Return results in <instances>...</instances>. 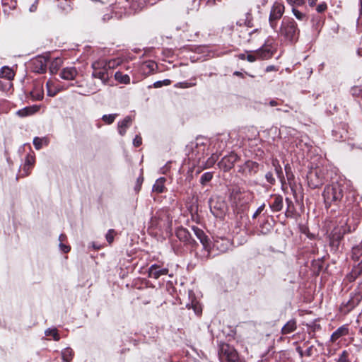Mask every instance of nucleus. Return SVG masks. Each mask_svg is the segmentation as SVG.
Segmentation results:
<instances>
[{
    "mask_svg": "<svg viewBox=\"0 0 362 362\" xmlns=\"http://www.w3.org/2000/svg\"><path fill=\"white\" fill-rule=\"evenodd\" d=\"M272 165H273V167H274V168H276V167H277V166H281V165H279V160H278L276 158L273 159V160H272Z\"/></svg>",
    "mask_w": 362,
    "mask_h": 362,
    "instance_id": "obj_57",
    "label": "nucleus"
},
{
    "mask_svg": "<svg viewBox=\"0 0 362 362\" xmlns=\"http://www.w3.org/2000/svg\"><path fill=\"white\" fill-rule=\"evenodd\" d=\"M344 229L335 228L330 234V243L334 245L338 244L343 238Z\"/></svg>",
    "mask_w": 362,
    "mask_h": 362,
    "instance_id": "obj_16",
    "label": "nucleus"
},
{
    "mask_svg": "<svg viewBox=\"0 0 362 362\" xmlns=\"http://www.w3.org/2000/svg\"><path fill=\"white\" fill-rule=\"evenodd\" d=\"M256 54L259 59H268L273 55V52L269 47L264 45L262 48L256 50Z\"/></svg>",
    "mask_w": 362,
    "mask_h": 362,
    "instance_id": "obj_18",
    "label": "nucleus"
},
{
    "mask_svg": "<svg viewBox=\"0 0 362 362\" xmlns=\"http://www.w3.org/2000/svg\"><path fill=\"white\" fill-rule=\"evenodd\" d=\"M165 178L160 177L158 179L153 186V191L158 194L163 193L165 189Z\"/></svg>",
    "mask_w": 362,
    "mask_h": 362,
    "instance_id": "obj_23",
    "label": "nucleus"
},
{
    "mask_svg": "<svg viewBox=\"0 0 362 362\" xmlns=\"http://www.w3.org/2000/svg\"><path fill=\"white\" fill-rule=\"evenodd\" d=\"M46 86L47 89V95L49 96L53 97L59 91V89L54 86V83L52 80H49L47 82Z\"/></svg>",
    "mask_w": 362,
    "mask_h": 362,
    "instance_id": "obj_28",
    "label": "nucleus"
},
{
    "mask_svg": "<svg viewBox=\"0 0 362 362\" xmlns=\"http://www.w3.org/2000/svg\"><path fill=\"white\" fill-rule=\"evenodd\" d=\"M197 238L200 240L201 243L203 245V248L206 252L205 257L209 258L210 255V251L211 249V242L208 237L206 235L204 232L199 228L198 227L193 226L192 228Z\"/></svg>",
    "mask_w": 362,
    "mask_h": 362,
    "instance_id": "obj_7",
    "label": "nucleus"
},
{
    "mask_svg": "<svg viewBox=\"0 0 362 362\" xmlns=\"http://www.w3.org/2000/svg\"><path fill=\"white\" fill-rule=\"evenodd\" d=\"M254 197V194L250 191H244L237 192L234 199L237 200L241 206L250 203Z\"/></svg>",
    "mask_w": 362,
    "mask_h": 362,
    "instance_id": "obj_13",
    "label": "nucleus"
},
{
    "mask_svg": "<svg viewBox=\"0 0 362 362\" xmlns=\"http://www.w3.org/2000/svg\"><path fill=\"white\" fill-rule=\"evenodd\" d=\"M114 235L115 230L113 229L109 230L107 233L106 234V240L110 244H111L113 242Z\"/></svg>",
    "mask_w": 362,
    "mask_h": 362,
    "instance_id": "obj_49",
    "label": "nucleus"
},
{
    "mask_svg": "<svg viewBox=\"0 0 362 362\" xmlns=\"http://www.w3.org/2000/svg\"><path fill=\"white\" fill-rule=\"evenodd\" d=\"M196 85L195 83H188V82H180L175 85L176 88H187L189 87L194 86Z\"/></svg>",
    "mask_w": 362,
    "mask_h": 362,
    "instance_id": "obj_45",
    "label": "nucleus"
},
{
    "mask_svg": "<svg viewBox=\"0 0 362 362\" xmlns=\"http://www.w3.org/2000/svg\"><path fill=\"white\" fill-rule=\"evenodd\" d=\"M327 4L325 2H322L317 6L316 10L318 13H322V12L325 11L327 10Z\"/></svg>",
    "mask_w": 362,
    "mask_h": 362,
    "instance_id": "obj_50",
    "label": "nucleus"
},
{
    "mask_svg": "<svg viewBox=\"0 0 362 362\" xmlns=\"http://www.w3.org/2000/svg\"><path fill=\"white\" fill-rule=\"evenodd\" d=\"M285 11L284 5L279 1H275L272 7L269 22L273 29L276 28L277 21L282 17Z\"/></svg>",
    "mask_w": 362,
    "mask_h": 362,
    "instance_id": "obj_6",
    "label": "nucleus"
},
{
    "mask_svg": "<svg viewBox=\"0 0 362 362\" xmlns=\"http://www.w3.org/2000/svg\"><path fill=\"white\" fill-rule=\"evenodd\" d=\"M271 198L273 199V202L269 204V207L271 208L273 212L280 211L283 208V197L279 194H272Z\"/></svg>",
    "mask_w": 362,
    "mask_h": 362,
    "instance_id": "obj_14",
    "label": "nucleus"
},
{
    "mask_svg": "<svg viewBox=\"0 0 362 362\" xmlns=\"http://www.w3.org/2000/svg\"><path fill=\"white\" fill-rule=\"evenodd\" d=\"M176 235L180 240L187 242L189 239L190 234L185 228H180L177 230Z\"/></svg>",
    "mask_w": 362,
    "mask_h": 362,
    "instance_id": "obj_26",
    "label": "nucleus"
},
{
    "mask_svg": "<svg viewBox=\"0 0 362 362\" xmlns=\"http://www.w3.org/2000/svg\"><path fill=\"white\" fill-rule=\"evenodd\" d=\"M246 58H247V60L250 62H254L257 59H259L257 55L256 54V52H255V54L250 53V54H247Z\"/></svg>",
    "mask_w": 362,
    "mask_h": 362,
    "instance_id": "obj_51",
    "label": "nucleus"
},
{
    "mask_svg": "<svg viewBox=\"0 0 362 362\" xmlns=\"http://www.w3.org/2000/svg\"><path fill=\"white\" fill-rule=\"evenodd\" d=\"M103 59L104 62L105 63V66L107 69V70L109 71V72H110V71L112 69L117 68L122 63V60L119 58L111 59L109 60L105 59Z\"/></svg>",
    "mask_w": 362,
    "mask_h": 362,
    "instance_id": "obj_22",
    "label": "nucleus"
},
{
    "mask_svg": "<svg viewBox=\"0 0 362 362\" xmlns=\"http://www.w3.org/2000/svg\"><path fill=\"white\" fill-rule=\"evenodd\" d=\"M308 184L313 188L315 189L321 186L325 180V173L323 170L319 168H312L307 175Z\"/></svg>",
    "mask_w": 362,
    "mask_h": 362,
    "instance_id": "obj_5",
    "label": "nucleus"
},
{
    "mask_svg": "<svg viewBox=\"0 0 362 362\" xmlns=\"http://www.w3.org/2000/svg\"><path fill=\"white\" fill-rule=\"evenodd\" d=\"M132 119L130 117H126L123 120L118 123V131L121 136H124L127 129L130 126Z\"/></svg>",
    "mask_w": 362,
    "mask_h": 362,
    "instance_id": "obj_19",
    "label": "nucleus"
},
{
    "mask_svg": "<svg viewBox=\"0 0 362 362\" xmlns=\"http://www.w3.org/2000/svg\"><path fill=\"white\" fill-rule=\"evenodd\" d=\"M49 59V57L47 56H37L34 58L31 61L33 71L39 74L45 73Z\"/></svg>",
    "mask_w": 362,
    "mask_h": 362,
    "instance_id": "obj_8",
    "label": "nucleus"
},
{
    "mask_svg": "<svg viewBox=\"0 0 362 362\" xmlns=\"http://www.w3.org/2000/svg\"><path fill=\"white\" fill-rule=\"evenodd\" d=\"M117 115L116 114H110V115H104L102 117V119L104 122L107 124H110L114 122Z\"/></svg>",
    "mask_w": 362,
    "mask_h": 362,
    "instance_id": "obj_38",
    "label": "nucleus"
},
{
    "mask_svg": "<svg viewBox=\"0 0 362 362\" xmlns=\"http://www.w3.org/2000/svg\"><path fill=\"white\" fill-rule=\"evenodd\" d=\"M159 225V217L156 215L153 216L150 221V226L151 228H157Z\"/></svg>",
    "mask_w": 362,
    "mask_h": 362,
    "instance_id": "obj_48",
    "label": "nucleus"
},
{
    "mask_svg": "<svg viewBox=\"0 0 362 362\" xmlns=\"http://www.w3.org/2000/svg\"><path fill=\"white\" fill-rule=\"evenodd\" d=\"M277 177L279 179L280 182L284 184L285 182L284 173L282 171V168L281 166H277L276 168H274Z\"/></svg>",
    "mask_w": 362,
    "mask_h": 362,
    "instance_id": "obj_42",
    "label": "nucleus"
},
{
    "mask_svg": "<svg viewBox=\"0 0 362 362\" xmlns=\"http://www.w3.org/2000/svg\"><path fill=\"white\" fill-rule=\"evenodd\" d=\"M362 296L359 293H355L351 296L350 299L346 303H343L341 309L345 313L349 312L355 308L361 300Z\"/></svg>",
    "mask_w": 362,
    "mask_h": 362,
    "instance_id": "obj_11",
    "label": "nucleus"
},
{
    "mask_svg": "<svg viewBox=\"0 0 362 362\" xmlns=\"http://www.w3.org/2000/svg\"><path fill=\"white\" fill-rule=\"evenodd\" d=\"M265 207V204H262L261 206H259L258 207V209L256 210V211L254 213V214L252 215V218H256L261 213L262 211L264 210Z\"/></svg>",
    "mask_w": 362,
    "mask_h": 362,
    "instance_id": "obj_52",
    "label": "nucleus"
},
{
    "mask_svg": "<svg viewBox=\"0 0 362 362\" xmlns=\"http://www.w3.org/2000/svg\"><path fill=\"white\" fill-rule=\"evenodd\" d=\"M313 346H309L305 351V355L307 356H311L313 354Z\"/></svg>",
    "mask_w": 362,
    "mask_h": 362,
    "instance_id": "obj_55",
    "label": "nucleus"
},
{
    "mask_svg": "<svg viewBox=\"0 0 362 362\" xmlns=\"http://www.w3.org/2000/svg\"><path fill=\"white\" fill-rule=\"evenodd\" d=\"M265 178L270 185H274L276 182V180L272 172H268L265 175Z\"/></svg>",
    "mask_w": 362,
    "mask_h": 362,
    "instance_id": "obj_47",
    "label": "nucleus"
},
{
    "mask_svg": "<svg viewBox=\"0 0 362 362\" xmlns=\"http://www.w3.org/2000/svg\"><path fill=\"white\" fill-rule=\"evenodd\" d=\"M78 75V71L75 67H66L60 73V76L64 80H74Z\"/></svg>",
    "mask_w": 362,
    "mask_h": 362,
    "instance_id": "obj_15",
    "label": "nucleus"
},
{
    "mask_svg": "<svg viewBox=\"0 0 362 362\" xmlns=\"http://www.w3.org/2000/svg\"><path fill=\"white\" fill-rule=\"evenodd\" d=\"M292 13L294 16L299 21H304L307 20L308 18L305 13L300 12L296 8H292Z\"/></svg>",
    "mask_w": 362,
    "mask_h": 362,
    "instance_id": "obj_35",
    "label": "nucleus"
},
{
    "mask_svg": "<svg viewBox=\"0 0 362 362\" xmlns=\"http://www.w3.org/2000/svg\"><path fill=\"white\" fill-rule=\"evenodd\" d=\"M317 0H308V4L310 6L313 7L316 5Z\"/></svg>",
    "mask_w": 362,
    "mask_h": 362,
    "instance_id": "obj_60",
    "label": "nucleus"
},
{
    "mask_svg": "<svg viewBox=\"0 0 362 362\" xmlns=\"http://www.w3.org/2000/svg\"><path fill=\"white\" fill-rule=\"evenodd\" d=\"M213 175L210 172L204 173L200 178V182L202 185H205L207 182L211 180Z\"/></svg>",
    "mask_w": 362,
    "mask_h": 362,
    "instance_id": "obj_33",
    "label": "nucleus"
},
{
    "mask_svg": "<svg viewBox=\"0 0 362 362\" xmlns=\"http://www.w3.org/2000/svg\"><path fill=\"white\" fill-rule=\"evenodd\" d=\"M143 181H144V177L142 176H140L139 177L137 178V187H138V190H139Z\"/></svg>",
    "mask_w": 362,
    "mask_h": 362,
    "instance_id": "obj_56",
    "label": "nucleus"
},
{
    "mask_svg": "<svg viewBox=\"0 0 362 362\" xmlns=\"http://www.w3.org/2000/svg\"><path fill=\"white\" fill-rule=\"evenodd\" d=\"M66 237L64 234H61L59 237V240L60 241V243H62L63 241H64L66 240Z\"/></svg>",
    "mask_w": 362,
    "mask_h": 362,
    "instance_id": "obj_61",
    "label": "nucleus"
},
{
    "mask_svg": "<svg viewBox=\"0 0 362 362\" xmlns=\"http://www.w3.org/2000/svg\"><path fill=\"white\" fill-rule=\"evenodd\" d=\"M238 156L235 153H230L229 155L224 156L218 163V167L224 171L230 170L235 162L238 160Z\"/></svg>",
    "mask_w": 362,
    "mask_h": 362,
    "instance_id": "obj_9",
    "label": "nucleus"
},
{
    "mask_svg": "<svg viewBox=\"0 0 362 362\" xmlns=\"http://www.w3.org/2000/svg\"><path fill=\"white\" fill-rule=\"evenodd\" d=\"M147 66H148L150 69L153 70L154 66H155V64H154V62H147Z\"/></svg>",
    "mask_w": 362,
    "mask_h": 362,
    "instance_id": "obj_59",
    "label": "nucleus"
},
{
    "mask_svg": "<svg viewBox=\"0 0 362 362\" xmlns=\"http://www.w3.org/2000/svg\"><path fill=\"white\" fill-rule=\"evenodd\" d=\"M169 269L168 268H163L158 264H152L148 271V277L158 279L160 276L167 275Z\"/></svg>",
    "mask_w": 362,
    "mask_h": 362,
    "instance_id": "obj_12",
    "label": "nucleus"
},
{
    "mask_svg": "<svg viewBox=\"0 0 362 362\" xmlns=\"http://www.w3.org/2000/svg\"><path fill=\"white\" fill-rule=\"evenodd\" d=\"M38 110L39 108L37 106L27 107L18 110L17 113L21 117H25L28 115H33V113L36 112Z\"/></svg>",
    "mask_w": 362,
    "mask_h": 362,
    "instance_id": "obj_24",
    "label": "nucleus"
},
{
    "mask_svg": "<svg viewBox=\"0 0 362 362\" xmlns=\"http://www.w3.org/2000/svg\"><path fill=\"white\" fill-rule=\"evenodd\" d=\"M74 352L71 348H66L62 352V359L64 362H70L72 360Z\"/></svg>",
    "mask_w": 362,
    "mask_h": 362,
    "instance_id": "obj_30",
    "label": "nucleus"
},
{
    "mask_svg": "<svg viewBox=\"0 0 362 362\" xmlns=\"http://www.w3.org/2000/svg\"><path fill=\"white\" fill-rule=\"evenodd\" d=\"M285 172H286L288 182L289 185H291V181H293V180H294V175L293 174V173L291 171V168L288 165H285Z\"/></svg>",
    "mask_w": 362,
    "mask_h": 362,
    "instance_id": "obj_37",
    "label": "nucleus"
},
{
    "mask_svg": "<svg viewBox=\"0 0 362 362\" xmlns=\"http://www.w3.org/2000/svg\"><path fill=\"white\" fill-rule=\"evenodd\" d=\"M349 334V328L347 325H342L339 327L335 332L332 333L330 337V341L335 342L337 339L343 336Z\"/></svg>",
    "mask_w": 362,
    "mask_h": 362,
    "instance_id": "obj_17",
    "label": "nucleus"
},
{
    "mask_svg": "<svg viewBox=\"0 0 362 362\" xmlns=\"http://www.w3.org/2000/svg\"><path fill=\"white\" fill-rule=\"evenodd\" d=\"M92 76L100 79L103 84H107L110 77V72L105 66L103 59H98L92 63Z\"/></svg>",
    "mask_w": 362,
    "mask_h": 362,
    "instance_id": "obj_3",
    "label": "nucleus"
},
{
    "mask_svg": "<svg viewBox=\"0 0 362 362\" xmlns=\"http://www.w3.org/2000/svg\"><path fill=\"white\" fill-rule=\"evenodd\" d=\"M219 158L217 153H213L206 161L205 168H210L214 166Z\"/></svg>",
    "mask_w": 362,
    "mask_h": 362,
    "instance_id": "obj_32",
    "label": "nucleus"
},
{
    "mask_svg": "<svg viewBox=\"0 0 362 362\" xmlns=\"http://www.w3.org/2000/svg\"><path fill=\"white\" fill-rule=\"evenodd\" d=\"M296 351H297V352L299 354V355H300V356L301 358H302V357H303V356H305V352H303V350H302L301 347L298 346V347L296 348Z\"/></svg>",
    "mask_w": 362,
    "mask_h": 362,
    "instance_id": "obj_58",
    "label": "nucleus"
},
{
    "mask_svg": "<svg viewBox=\"0 0 362 362\" xmlns=\"http://www.w3.org/2000/svg\"><path fill=\"white\" fill-rule=\"evenodd\" d=\"M362 255V248L360 247H354L352 249V257L356 260H358L360 256Z\"/></svg>",
    "mask_w": 362,
    "mask_h": 362,
    "instance_id": "obj_39",
    "label": "nucleus"
},
{
    "mask_svg": "<svg viewBox=\"0 0 362 362\" xmlns=\"http://www.w3.org/2000/svg\"><path fill=\"white\" fill-rule=\"evenodd\" d=\"M259 170V164L256 162L247 160L243 165L239 166V173L245 176L255 175Z\"/></svg>",
    "mask_w": 362,
    "mask_h": 362,
    "instance_id": "obj_10",
    "label": "nucleus"
},
{
    "mask_svg": "<svg viewBox=\"0 0 362 362\" xmlns=\"http://www.w3.org/2000/svg\"><path fill=\"white\" fill-rule=\"evenodd\" d=\"M299 33L300 30L296 21L292 18L284 17L279 28V35L283 37L284 40L293 42L298 39Z\"/></svg>",
    "mask_w": 362,
    "mask_h": 362,
    "instance_id": "obj_2",
    "label": "nucleus"
},
{
    "mask_svg": "<svg viewBox=\"0 0 362 362\" xmlns=\"http://www.w3.org/2000/svg\"><path fill=\"white\" fill-rule=\"evenodd\" d=\"M224 242L226 241V240H223V239H221L220 240H215L214 243V247H216L217 250H220L221 252H225L227 249V245H226L225 246L223 245V244H221L220 242Z\"/></svg>",
    "mask_w": 362,
    "mask_h": 362,
    "instance_id": "obj_40",
    "label": "nucleus"
},
{
    "mask_svg": "<svg viewBox=\"0 0 362 362\" xmlns=\"http://www.w3.org/2000/svg\"><path fill=\"white\" fill-rule=\"evenodd\" d=\"M269 105H270L271 106L274 107V106H276V105H279V103H277V101H276V100H270V102H269Z\"/></svg>",
    "mask_w": 362,
    "mask_h": 362,
    "instance_id": "obj_63",
    "label": "nucleus"
},
{
    "mask_svg": "<svg viewBox=\"0 0 362 362\" xmlns=\"http://www.w3.org/2000/svg\"><path fill=\"white\" fill-rule=\"evenodd\" d=\"M15 76V73L13 69L8 66H4L0 70V77L6 78L8 81H11L13 79Z\"/></svg>",
    "mask_w": 362,
    "mask_h": 362,
    "instance_id": "obj_21",
    "label": "nucleus"
},
{
    "mask_svg": "<svg viewBox=\"0 0 362 362\" xmlns=\"http://www.w3.org/2000/svg\"><path fill=\"white\" fill-rule=\"evenodd\" d=\"M322 196L327 208L337 205L344 196V185L339 182L328 185L325 187Z\"/></svg>",
    "mask_w": 362,
    "mask_h": 362,
    "instance_id": "obj_1",
    "label": "nucleus"
},
{
    "mask_svg": "<svg viewBox=\"0 0 362 362\" xmlns=\"http://www.w3.org/2000/svg\"><path fill=\"white\" fill-rule=\"evenodd\" d=\"M246 57H247V55H246L245 54H244V53L240 54L238 55V58H239L240 59H241V60L247 59V58H246Z\"/></svg>",
    "mask_w": 362,
    "mask_h": 362,
    "instance_id": "obj_62",
    "label": "nucleus"
},
{
    "mask_svg": "<svg viewBox=\"0 0 362 362\" xmlns=\"http://www.w3.org/2000/svg\"><path fill=\"white\" fill-rule=\"evenodd\" d=\"M171 83V81L169 79H165L163 81H158L153 83L154 88H161L162 86H169Z\"/></svg>",
    "mask_w": 362,
    "mask_h": 362,
    "instance_id": "obj_41",
    "label": "nucleus"
},
{
    "mask_svg": "<svg viewBox=\"0 0 362 362\" xmlns=\"http://www.w3.org/2000/svg\"><path fill=\"white\" fill-rule=\"evenodd\" d=\"M34 163V159L33 158L28 157L25 161V163L23 167V170L25 171V175H28L30 173V170L33 166Z\"/></svg>",
    "mask_w": 362,
    "mask_h": 362,
    "instance_id": "obj_36",
    "label": "nucleus"
},
{
    "mask_svg": "<svg viewBox=\"0 0 362 362\" xmlns=\"http://www.w3.org/2000/svg\"><path fill=\"white\" fill-rule=\"evenodd\" d=\"M33 144H34L35 148L39 150L42 147L43 145L48 144V139L45 137H44V138L35 137L33 139Z\"/></svg>",
    "mask_w": 362,
    "mask_h": 362,
    "instance_id": "obj_31",
    "label": "nucleus"
},
{
    "mask_svg": "<svg viewBox=\"0 0 362 362\" xmlns=\"http://www.w3.org/2000/svg\"><path fill=\"white\" fill-rule=\"evenodd\" d=\"M115 78L117 81L122 84L130 83V77L127 74H123L121 71H117L115 74Z\"/></svg>",
    "mask_w": 362,
    "mask_h": 362,
    "instance_id": "obj_25",
    "label": "nucleus"
},
{
    "mask_svg": "<svg viewBox=\"0 0 362 362\" xmlns=\"http://www.w3.org/2000/svg\"><path fill=\"white\" fill-rule=\"evenodd\" d=\"M59 247L64 253H66L70 250V247L63 244L62 243H59Z\"/></svg>",
    "mask_w": 362,
    "mask_h": 362,
    "instance_id": "obj_54",
    "label": "nucleus"
},
{
    "mask_svg": "<svg viewBox=\"0 0 362 362\" xmlns=\"http://www.w3.org/2000/svg\"><path fill=\"white\" fill-rule=\"evenodd\" d=\"M30 95L35 100H41L43 98L44 93L42 86L35 87L31 92Z\"/></svg>",
    "mask_w": 362,
    "mask_h": 362,
    "instance_id": "obj_27",
    "label": "nucleus"
},
{
    "mask_svg": "<svg viewBox=\"0 0 362 362\" xmlns=\"http://www.w3.org/2000/svg\"><path fill=\"white\" fill-rule=\"evenodd\" d=\"M349 355V354L347 351H343L337 362H350Z\"/></svg>",
    "mask_w": 362,
    "mask_h": 362,
    "instance_id": "obj_44",
    "label": "nucleus"
},
{
    "mask_svg": "<svg viewBox=\"0 0 362 362\" xmlns=\"http://www.w3.org/2000/svg\"><path fill=\"white\" fill-rule=\"evenodd\" d=\"M215 3H216V0H208L207 2H206V4L208 6H211L214 5Z\"/></svg>",
    "mask_w": 362,
    "mask_h": 362,
    "instance_id": "obj_64",
    "label": "nucleus"
},
{
    "mask_svg": "<svg viewBox=\"0 0 362 362\" xmlns=\"http://www.w3.org/2000/svg\"><path fill=\"white\" fill-rule=\"evenodd\" d=\"M287 3L293 6H301L305 4V0H286Z\"/></svg>",
    "mask_w": 362,
    "mask_h": 362,
    "instance_id": "obj_43",
    "label": "nucleus"
},
{
    "mask_svg": "<svg viewBox=\"0 0 362 362\" xmlns=\"http://www.w3.org/2000/svg\"><path fill=\"white\" fill-rule=\"evenodd\" d=\"M142 143V139L140 136H136L133 141V144L134 146L138 147Z\"/></svg>",
    "mask_w": 362,
    "mask_h": 362,
    "instance_id": "obj_53",
    "label": "nucleus"
},
{
    "mask_svg": "<svg viewBox=\"0 0 362 362\" xmlns=\"http://www.w3.org/2000/svg\"><path fill=\"white\" fill-rule=\"evenodd\" d=\"M362 93V88L360 86H354L351 88V93L353 96L358 97Z\"/></svg>",
    "mask_w": 362,
    "mask_h": 362,
    "instance_id": "obj_46",
    "label": "nucleus"
},
{
    "mask_svg": "<svg viewBox=\"0 0 362 362\" xmlns=\"http://www.w3.org/2000/svg\"><path fill=\"white\" fill-rule=\"evenodd\" d=\"M296 321L295 320H291L282 327L281 334H288L296 329Z\"/></svg>",
    "mask_w": 362,
    "mask_h": 362,
    "instance_id": "obj_20",
    "label": "nucleus"
},
{
    "mask_svg": "<svg viewBox=\"0 0 362 362\" xmlns=\"http://www.w3.org/2000/svg\"><path fill=\"white\" fill-rule=\"evenodd\" d=\"M46 336H52L55 341H59L60 337L56 328L48 329L45 331Z\"/></svg>",
    "mask_w": 362,
    "mask_h": 362,
    "instance_id": "obj_34",
    "label": "nucleus"
},
{
    "mask_svg": "<svg viewBox=\"0 0 362 362\" xmlns=\"http://www.w3.org/2000/svg\"><path fill=\"white\" fill-rule=\"evenodd\" d=\"M62 60L61 58H55L50 64L49 71L52 74H56L62 66Z\"/></svg>",
    "mask_w": 362,
    "mask_h": 362,
    "instance_id": "obj_29",
    "label": "nucleus"
},
{
    "mask_svg": "<svg viewBox=\"0 0 362 362\" xmlns=\"http://www.w3.org/2000/svg\"><path fill=\"white\" fill-rule=\"evenodd\" d=\"M218 357L221 362H239V355L235 349L226 343L220 344Z\"/></svg>",
    "mask_w": 362,
    "mask_h": 362,
    "instance_id": "obj_4",
    "label": "nucleus"
}]
</instances>
